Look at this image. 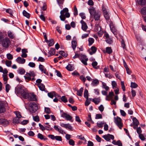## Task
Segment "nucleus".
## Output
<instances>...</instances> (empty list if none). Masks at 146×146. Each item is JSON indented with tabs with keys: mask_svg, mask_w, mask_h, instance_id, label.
<instances>
[{
	"mask_svg": "<svg viewBox=\"0 0 146 146\" xmlns=\"http://www.w3.org/2000/svg\"><path fill=\"white\" fill-rule=\"evenodd\" d=\"M68 9L66 8L63 9L60 11L61 15L60 16V18L61 21H64L66 17L68 18L70 17V13L68 12Z\"/></svg>",
	"mask_w": 146,
	"mask_h": 146,
	"instance_id": "nucleus-1",
	"label": "nucleus"
},
{
	"mask_svg": "<svg viewBox=\"0 0 146 146\" xmlns=\"http://www.w3.org/2000/svg\"><path fill=\"white\" fill-rule=\"evenodd\" d=\"M38 109L37 105L35 102L30 103L29 104V109L32 113H35Z\"/></svg>",
	"mask_w": 146,
	"mask_h": 146,
	"instance_id": "nucleus-2",
	"label": "nucleus"
},
{
	"mask_svg": "<svg viewBox=\"0 0 146 146\" xmlns=\"http://www.w3.org/2000/svg\"><path fill=\"white\" fill-rule=\"evenodd\" d=\"M115 122L120 129H121L123 127V124L121 122V119L119 117H117L115 118Z\"/></svg>",
	"mask_w": 146,
	"mask_h": 146,
	"instance_id": "nucleus-3",
	"label": "nucleus"
},
{
	"mask_svg": "<svg viewBox=\"0 0 146 146\" xmlns=\"http://www.w3.org/2000/svg\"><path fill=\"white\" fill-rule=\"evenodd\" d=\"M80 59L84 65H86L87 64V61L88 60V58H86V55H80Z\"/></svg>",
	"mask_w": 146,
	"mask_h": 146,
	"instance_id": "nucleus-4",
	"label": "nucleus"
},
{
	"mask_svg": "<svg viewBox=\"0 0 146 146\" xmlns=\"http://www.w3.org/2000/svg\"><path fill=\"white\" fill-rule=\"evenodd\" d=\"M10 40L8 38H6L3 39L2 42V46L5 47H7L10 43Z\"/></svg>",
	"mask_w": 146,
	"mask_h": 146,
	"instance_id": "nucleus-5",
	"label": "nucleus"
},
{
	"mask_svg": "<svg viewBox=\"0 0 146 146\" xmlns=\"http://www.w3.org/2000/svg\"><path fill=\"white\" fill-rule=\"evenodd\" d=\"M15 92L17 94H22L24 90L21 86H17L15 88Z\"/></svg>",
	"mask_w": 146,
	"mask_h": 146,
	"instance_id": "nucleus-6",
	"label": "nucleus"
},
{
	"mask_svg": "<svg viewBox=\"0 0 146 146\" xmlns=\"http://www.w3.org/2000/svg\"><path fill=\"white\" fill-rule=\"evenodd\" d=\"M62 117H65L67 120L71 121L72 122L73 120H71L72 118V117L70 115L67 114L66 113L63 112L61 115Z\"/></svg>",
	"mask_w": 146,
	"mask_h": 146,
	"instance_id": "nucleus-7",
	"label": "nucleus"
},
{
	"mask_svg": "<svg viewBox=\"0 0 146 146\" xmlns=\"http://www.w3.org/2000/svg\"><path fill=\"white\" fill-rule=\"evenodd\" d=\"M5 111L4 103L3 101H0V113H4Z\"/></svg>",
	"mask_w": 146,
	"mask_h": 146,
	"instance_id": "nucleus-8",
	"label": "nucleus"
},
{
	"mask_svg": "<svg viewBox=\"0 0 146 146\" xmlns=\"http://www.w3.org/2000/svg\"><path fill=\"white\" fill-rule=\"evenodd\" d=\"M9 122L6 119H0V124L2 125L3 126H7L8 125Z\"/></svg>",
	"mask_w": 146,
	"mask_h": 146,
	"instance_id": "nucleus-9",
	"label": "nucleus"
},
{
	"mask_svg": "<svg viewBox=\"0 0 146 146\" xmlns=\"http://www.w3.org/2000/svg\"><path fill=\"white\" fill-rule=\"evenodd\" d=\"M80 23L82 24V29L84 31H86L88 27L86 23L83 20L80 21Z\"/></svg>",
	"mask_w": 146,
	"mask_h": 146,
	"instance_id": "nucleus-10",
	"label": "nucleus"
},
{
	"mask_svg": "<svg viewBox=\"0 0 146 146\" xmlns=\"http://www.w3.org/2000/svg\"><path fill=\"white\" fill-rule=\"evenodd\" d=\"M28 98V99L31 101H35L36 100V96L33 93L30 94Z\"/></svg>",
	"mask_w": 146,
	"mask_h": 146,
	"instance_id": "nucleus-11",
	"label": "nucleus"
},
{
	"mask_svg": "<svg viewBox=\"0 0 146 146\" xmlns=\"http://www.w3.org/2000/svg\"><path fill=\"white\" fill-rule=\"evenodd\" d=\"M110 27L111 31L112 32L114 35H117V31L115 29L114 26L112 24H110Z\"/></svg>",
	"mask_w": 146,
	"mask_h": 146,
	"instance_id": "nucleus-12",
	"label": "nucleus"
},
{
	"mask_svg": "<svg viewBox=\"0 0 146 146\" xmlns=\"http://www.w3.org/2000/svg\"><path fill=\"white\" fill-rule=\"evenodd\" d=\"M101 27L98 24H96L95 28V31L96 32H99L98 33V34L99 35V36H101V35L100 34V33L99 32H101Z\"/></svg>",
	"mask_w": 146,
	"mask_h": 146,
	"instance_id": "nucleus-13",
	"label": "nucleus"
},
{
	"mask_svg": "<svg viewBox=\"0 0 146 146\" xmlns=\"http://www.w3.org/2000/svg\"><path fill=\"white\" fill-rule=\"evenodd\" d=\"M137 3L141 6L146 5V1L145 0H137Z\"/></svg>",
	"mask_w": 146,
	"mask_h": 146,
	"instance_id": "nucleus-14",
	"label": "nucleus"
},
{
	"mask_svg": "<svg viewBox=\"0 0 146 146\" xmlns=\"http://www.w3.org/2000/svg\"><path fill=\"white\" fill-rule=\"evenodd\" d=\"M17 61L20 64H23L25 62V60L23 58H21V57H18L16 59Z\"/></svg>",
	"mask_w": 146,
	"mask_h": 146,
	"instance_id": "nucleus-15",
	"label": "nucleus"
},
{
	"mask_svg": "<svg viewBox=\"0 0 146 146\" xmlns=\"http://www.w3.org/2000/svg\"><path fill=\"white\" fill-rule=\"evenodd\" d=\"M101 13L100 12H97L94 16V19L96 21H98L100 19Z\"/></svg>",
	"mask_w": 146,
	"mask_h": 146,
	"instance_id": "nucleus-16",
	"label": "nucleus"
},
{
	"mask_svg": "<svg viewBox=\"0 0 146 146\" xmlns=\"http://www.w3.org/2000/svg\"><path fill=\"white\" fill-rule=\"evenodd\" d=\"M89 9V12L92 15H94L97 13L96 12L95 9L93 7H91Z\"/></svg>",
	"mask_w": 146,
	"mask_h": 146,
	"instance_id": "nucleus-17",
	"label": "nucleus"
},
{
	"mask_svg": "<svg viewBox=\"0 0 146 146\" xmlns=\"http://www.w3.org/2000/svg\"><path fill=\"white\" fill-rule=\"evenodd\" d=\"M29 94L24 90L23 92L22 93L21 95L24 98L27 99L29 98Z\"/></svg>",
	"mask_w": 146,
	"mask_h": 146,
	"instance_id": "nucleus-18",
	"label": "nucleus"
},
{
	"mask_svg": "<svg viewBox=\"0 0 146 146\" xmlns=\"http://www.w3.org/2000/svg\"><path fill=\"white\" fill-rule=\"evenodd\" d=\"M137 132L139 134V137H144V136L141 133L142 131L140 127H139L137 128Z\"/></svg>",
	"mask_w": 146,
	"mask_h": 146,
	"instance_id": "nucleus-19",
	"label": "nucleus"
},
{
	"mask_svg": "<svg viewBox=\"0 0 146 146\" xmlns=\"http://www.w3.org/2000/svg\"><path fill=\"white\" fill-rule=\"evenodd\" d=\"M55 49L54 48H51L50 50L48 52V53L50 54V55L48 57L52 55H54L55 54Z\"/></svg>",
	"mask_w": 146,
	"mask_h": 146,
	"instance_id": "nucleus-20",
	"label": "nucleus"
},
{
	"mask_svg": "<svg viewBox=\"0 0 146 146\" xmlns=\"http://www.w3.org/2000/svg\"><path fill=\"white\" fill-rule=\"evenodd\" d=\"M40 90L42 91H44L45 88L44 85L43 84H38L37 85Z\"/></svg>",
	"mask_w": 146,
	"mask_h": 146,
	"instance_id": "nucleus-21",
	"label": "nucleus"
},
{
	"mask_svg": "<svg viewBox=\"0 0 146 146\" xmlns=\"http://www.w3.org/2000/svg\"><path fill=\"white\" fill-rule=\"evenodd\" d=\"M25 75L29 76L30 77H34L35 76V74L33 71H31L29 72V73L27 72Z\"/></svg>",
	"mask_w": 146,
	"mask_h": 146,
	"instance_id": "nucleus-22",
	"label": "nucleus"
},
{
	"mask_svg": "<svg viewBox=\"0 0 146 146\" xmlns=\"http://www.w3.org/2000/svg\"><path fill=\"white\" fill-rule=\"evenodd\" d=\"M133 123L134 125L137 126L139 124V122L138 120L135 118H133Z\"/></svg>",
	"mask_w": 146,
	"mask_h": 146,
	"instance_id": "nucleus-23",
	"label": "nucleus"
},
{
	"mask_svg": "<svg viewBox=\"0 0 146 146\" xmlns=\"http://www.w3.org/2000/svg\"><path fill=\"white\" fill-rule=\"evenodd\" d=\"M72 46L74 50H75V49L76 47L77 42L76 40H72L71 42Z\"/></svg>",
	"mask_w": 146,
	"mask_h": 146,
	"instance_id": "nucleus-24",
	"label": "nucleus"
},
{
	"mask_svg": "<svg viewBox=\"0 0 146 146\" xmlns=\"http://www.w3.org/2000/svg\"><path fill=\"white\" fill-rule=\"evenodd\" d=\"M92 101L95 104H98L100 102V97L98 98H94L92 99Z\"/></svg>",
	"mask_w": 146,
	"mask_h": 146,
	"instance_id": "nucleus-25",
	"label": "nucleus"
},
{
	"mask_svg": "<svg viewBox=\"0 0 146 146\" xmlns=\"http://www.w3.org/2000/svg\"><path fill=\"white\" fill-rule=\"evenodd\" d=\"M104 17L107 20H109L110 17L107 11H105L104 12Z\"/></svg>",
	"mask_w": 146,
	"mask_h": 146,
	"instance_id": "nucleus-26",
	"label": "nucleus"
},
{
	"mask_svg": "<svg viewBox=\"0 0 146 146\" xmlns=\"http://www.w3.org/2000/svg\"><path fill=\"white\" fill-rule=\"evenodd\" d=\"M39 68L42 72H43L44 73V74H46V69L41 64H40L39 65Z\"/></svg>",
	"mask_w": 146,
	"mask_h": 146,
	"instance_id": "nucleus-27",
	"label": "nucleus"
},
{
	"mask_svg": "<svg viewBox=\"0 0 146 146\" xmlns=\"http://www.w3.org/2000/svg\"><path fill=\"white\" fill-rule=\"evenodd\" d=\"M91 49L92 52H90V55H92L96 52L97 48L95 46H93L91 47Z\"/></svg>",
	"mask_w": 146,
	"mask_h": 146,
	"instance_id": "nucleus-28",
	"label": "nucleus"
},
{
	"mask_svg": "<svg viewBox=\"0 0 146 146\" xmlns=\"http://www.w3.org/2000/svg\"><path fill=\"white\" fill-rule=\"evenodd\" d=\"M3 78L4 82V83L5 84L7 83V80L8 79L7 78V74H3Z\"/></svg>",
	"mask_w": 146,
	"mask_h": 146,
	"instance_id": "nucleus-29",
	"label": "nucleus"
},
{
	"mask_svg": "<svg viewBox=\"0 0 146 146\" xmlns=\"http://www.w3.org/2000/svg\"><path fill=\"white\" fill-rule=\"evenodd\" d=\"M23 14L24 16L26 17L27 18H29L30 17V14L25 10L23 11Z\"/></svg>",
	"mask_w": 146,
	"mask_h": 146,
	"instance_id": "nucleus-30",
	"label": "nucleus"
},
{
	"mask_svg": "<svg viewBox=\"0 0 146 146\" xmlns=\"http://www.w3.org/2000/svg\"><path fill=\"white\" fill-rule=\"evenodd\" d=\"M83 88H81L80 90H78L77 91V95L78 96H82V92L83 90Z\"/></svg>",
	"mask_w": 146,
	"mask_h": 146,
	"instance_id": "nucleus-31",
	"label": "nucleus"
},
{
	"mask_svg": "<svg viewBox=\"0 0 146 146\" xmlns=\"http://www.w3.org/2000/svg\"><path fill=\"white\" fill-rule=\"evenodd\" d=\"M84 96L86 99H88V91L87 89H85L84 90Z\"/></svg>",
	"mask_w": 146,
	"mask_h": 146,
	"instance_id": "nucleus-32",
	"label": "nucleus"
},
{
	"mask_svg": "<svg viewBox=\"0 0 146 146\" xmlns=\"http://www.w3.org/2000/svg\"><path fill=\"white\" fill-rule=\"evenodd\" d=\"M106 52L109 54L111 53L112 52V50L111 47H107L106 48Z\"/></svg>",
	"mask_w": 146,
	"mask_h": 146,
	"instance_id": "nucleus-33",
	"label": "nucleus"
},
{
	"mask_svg": "<svg viewBox=\"0 0 146 146\" xmlns=\"http://www.w3.org/2000/svg\"><path fill=\"white\" fill-rule=\"evenodd\" d=\"M99 83L98 80L97 79H95L94 80L92 83V84L93 86H96L98 85Z\"/></svg>",
	"mask_w": 146,
	"mask_h": 146,
	"instance_id": "nucleus-34",
	"label": "nucleus"
},
{
	"mask_svg": "<svg viewBox=\"0 0 146 146\" xmlns=\"http://www.w3.org/2000/svg\"><path fill=\"white\" fill-rule=\"evenodd\" d=\"M105 123L103 121L97 122V125L98 127L101 128L103 127V125L105 124Z\"/></svg>",
	"mask_w": 146,
	"mask_h": 146,
	"instance_id": "nucleus-35",
	"label": "nucleus"
},
{
	"mask_svg": "<svg viewBox=\"0 0 146 146\" xmlns=\"http://www.w3.org/2000/svg\"><path fill=\"white\" fill-rule=\"evenodd\" d=\"M55 94V92H50L48 93V95L50 98H53Z\"/></svg>",
	"mask_w": 146,
	"mask_h": 146,
	"instance_id": "nucleus-36",
	"label": "nucleus"
},
{
	"mask_svg": "<svg viewBox=\"0 0 146 146\" xmlns=\"http://www.w3.org/2000/svg\"><path fill=\"white\" fill-rule=\"evenodd\" d=\"M141 13L142 14L146 15V7H144L141 9Z\"/></svg>",
	"mask_w": 146,
	"mask_h": 146,
	"instance_id": "nucleus-37",
	"label": "nucleus"
},
{
	"mask_svg": "<svg viewBox=\"0 0 146 146\" xmlns=\"http://www.w3.org/2000/svg\"><path fill=\"white\" fill-rule=\"evenodd\" d=\"M89 45L90 46L94 42V40L92 38H89L88 40Z\"/></svg>",
	"mask_w": 146,
	"mask_h": 146,
	"instance_id": "nucleus-38",
	"label": "nucleus"
},
{
	"mask_svg": "<svg viewBox=\"0 0 146 146\" xmlns=\"http://www.w3.org/2000/svg\"><path fill=\"white\" fill-rule=\"evenodd\" d=\"M18 72L21 74H23L25 73V71L23 68H22L18 70Z\"/></svg>",
	"mask_w": 146,
	"mask_h": 146,
	"instance_id": "nucleus-39",
	"label": "nucleus"
},
{
	"mask_svg": "<svg viewBox=\"0 0 146 146\" xmlns=\"http://www.w3.org/2000/svg\"><path fill=\"white\" fill-rule=\"evenodd\" d=\"M66 68L68 70L70 71L73 70V68L72 66L70 64H68L66 67Z\"/></svg>",
	"mask_w": 146,
	"mask_h": 146,
	"instance_id": "nucleus-40",
	"label": "nucleus"
},
{
	"mask_svg": "<svg viewBox=\"0 0 146 146\" xmlns=\"http://www.w3.org/2000/svg\"><path fill=\"white\" fill-rule=\"evenodd\" d=\"M7 134L8 135L7 136H10V137H12L13 136L14 137H18V135H13V134L12 133H11L9 132H7Z\"/></svg>",
	"mask_w": 146,
	"mask_h": 146,
	"instance_id": "nucleus-41",
	"label": "nucleus"
},
{
	"mask_svg": "<svg viewBox=\"0 0 146 146\" xmlns=\"http://www.w3.org/2000/svg\"><path fill=\"white\" fill-rule=\"evenodd\" d=\"M92 65L93 66V67L96 69H97L98 68V67H96L97 64L98 63L96 61H94L92 63Z\"/></svg>",
	"mask_w": 146,
	"mask_h": 146,
	"instance_id": "nucleus-42",
	"label": "nucleus"
},
{
	"mask_svg": "<svg viewBox=\"0 0 146 146\" xmlns=\"http://www.w3.org/2000/svg\"><path fill=\"white\" fill-rule=\"evenodd\" d=\"M106 41L109 44H111L113 42L112 39L110 38L106 39Z\"/></svg>",
	"mask_w": 146,
	"mask_h": 146,
	"instance_id": "nucleus-43",
	"label": "nucleus"
},
{
	"mask_svg": "<svg viewBox=\"0 0 146 146\" xmlns=\"http://www.w3.org/2000/svg\"><path fill=\"white\" fill-rule=\"evenodd\" d=\"M59 54L64 57H66L67 56V54H66L63 51H60L59 52Z\"/></svg>",
	"mask_w": 146,
	"mask_h": 146,
	"instance_id": "nucleus-44",
	"label": "nucleus"
},
{
	"mask_svg": "<svg viewBox=\"0 0 146 146\" xmlns=\"http://www.w3.org/2000/svg\"><path fill=\"white\" fill-rule=\"evenodd\" d=\"M138 85L135 83L131 82V87L132 88H137Z\"/></svg>",
	"mask_w": 146,
	"mask_h": 146,
	"instance_id": "nucleus-45",
	"label": "nucleus"
},
{
	"mask_svg": "<svg viewBox=\"0 0 146 146\" xmlns=\"http://www.w3.org/2000/svg\"><path fill=\"white\" fill-rule=\"evenodd\" d=\"M45 112L47 114H49L51 112L50 108H48L45 107L44 108Z\"/></svg>",
	"mask_w": 146,
	"mask_h": 146,
	"instance_id": "nucleus-46",
	"label": "nucleus"
},
{
	"mask_svg": "<svg viewBox=\"0 0 146 146\" xmlns=\"http://www.w3.org/2000/svg\"><path fill=\"white\" fill-rule=\"evenodd\" d=\"M33 118L34 120L36 122L39 121V117L38 116L36 115L35 116H33Z\"/></svg>",
	"mask_w": 146,
	"mask_h": 146,
	"instance_id": "nucleus-47",
	"label": "nucleus"
},
{
	"mask_svg": "<svg viewBox=\"0 0 146 146\" xmlns=\"http://www.w3.org/2000/svg\"><path fill=\"white\" fill-rule=\"evenodd\" d=\"M61 100L62 101L65 103L68 102V100L65 96H63L61 98Z\"/></svg>",
	"mask_w": 146,
	"mask_h": 146,
	"instance_id": "nucleus-48",
	"label": "nucleus"
},
{
	"mask_svg": "<svg viewBox=\"0 0 146 146\" xmlns=\"http://www.w3.org/2000/svg\"><path fill=\"white\" fill-rule=\"evenodd\" d=\"M11 64L12 62L11 61L6 60L5 61V64L7 66H11Z\"/></svg>",
	"mask_w": 146,
	"mask_h": 146,
	"instance_id": "nucleus-49",
	"label": "nucleus"
},
{
	"mask_svg": "<svg viewBox=\"0 0 146 146\" xmlns=\"http://www.w3.org/2000/svg\"><path fill=\"white\" fill-rule=\"evenodd\" d=\"M15 113L17 117L20 118L22 117L21 115L20 112L19 111H15Z\"/></svg>",
	"mask_w": 146,
	"mask_h": 146,
	"instance_id": "nucleus-50",
	"label": "nucleus"
},
{
	"mask_svg": "<svg viewBox=\"0 0 146 146\" xmlns=\"http://www.w3.org/2000/svg\"><path fill=\"white\" fill-rule=\"evenodd\" d=\"M48 42H49L48 44V45L49 46H52L54 44V42L53 39H51L49 40Z\"/></svg>",
	"mask_w": 146,
	"mask_h": 146,
	"instance_id": "nucleus-51",
	"label": "nucleus"
},
{
	"mask_svg": "<svg viewBox=\"0 0 146 146\" xmlns=\"http://www.w3.org/2000/svg\"><path fill=\"white\" fill-rule=\"evenodd\" d=\"M55 71L56 72V75L57 76L60 78H62V76L60 72V71L57 70H56Z\"/></svg>",
	"mask_w": 146,
	"mask_h": 146,
	"instance_id": "nucleus-52",
	"label": "nucleus"
},
{
	"mask_svg": "<svg viewBox=\"0 0 146 146\" xmlns=\"http://www.w3.org/2000/svg\"><path fill=\"white\" fill-rule=\"evenodd\" d=\"M121 45L123 48L124 49H126V45L125 42L124 40L123 39H122Z\"/></svg>",
	"mask_w": 146,
	"mask_h": 146,
	"instance_id": "nucleus-53",
	"label": "nucleus"
},
{
	"mask_svg": "<svg viewBox=\"0 0 146 146\" xmlns=\"http://www.w3.org/2000/svg\"><path fill=\"white\" fill-rule=\"evenodd\" d=\"M121 86L122 88L123 91H125V87L124 86V82L123 81H121Z\"/></svg>",
	"mask_w": 146,
	"mask_h": 146,
	"instance_id": "nucleus-54",
	"label": "nucleus"
},
{
	"mask_svg": "<svg viewBox=\"0 0 146 146\" xmlns=\"http://www.w3.org/2000/svg\"><path fill=\"white\" fill-rule=\"evenodd\" d=\"M19 118L17 117H15L14 118L13 120V122L16 123H18L19 122Z\"/></svg>",
	"mask_w": 146,
	"mask_h": 146,
	"instance_id": "nucleus-55",
	"label": "nucleus"
},
{
	"mask_svg": "<svg viewBox=\"0 0 146 146\" xmlns=\"http://www.w3.org/2000/svg\"><path fill=\"white\" fill-rule=\"evenodd\" d=\"M11 87L9 85V84H7L5 86V89L6 91L7 92H8L10 90V88Z\"/></svg>",
	"mask_w": 146,
	"mask_h": 146,
	"instance_id": "nucleus-56",
	"label": "nucleus"
},
{
	"mask_svg": "<svg viewBox=\"0 0 146 146\" xmlns=\"http://www.w3.org/2000/svg\"><path fill=\"white\" fill-rule=\"evenodd\" d=\"M74 15L76 16L78 15V10L77 8L75 5L74 7Z\"/></svg>",
	"mask_w": 146,
	"mask_h": 146,
	"instance_id": "nucleus-57",
	"label": "nucleus"
},
{
	"mask_svg": "<svg viewBox=\"0 0 146 146\" xmlns=\"http://www.w3.org/2000/svg\"><path fill=\"white\" fill-rule=\"evenodd\" d=\"M103 87L106 90H108L109 89V88L108 86H106V84L104 83H102Z\"/></svg>",
	"mask_w": 146,
	"mask_h": 146,
	"instance_id": "nucleus-58",
	"label": "nucleus"
},
{
	"mask_svg": "<svg viewBox=\"0 0 146 146\" xmlns=\"http://www.w3.org/2000/svg\"><path fill=\"white\" fill-rule=\"evenodd\" d=\"M7 58L9 60H11L13 58V56L10 53L7 54Z\"/></svg>",
	"mask_w": 146,
	"mask_h": 146,
	"instance_id": "nucleus-59",
	"label": "nucleus"
},
{
	"mask_svg": "<svg viewBox=\"0 0 146 146\" xmlns=\"http://www.w3.org/2000/svg\"><path fill=\"white\" fill-rule=\"evenodd\" d=\"M113 88L114 89V88H116L117 86V84L115 81H112L111 82Z\"/></svg>",
	"mask_w": 146,
	"mask_h": 146,
	"instance_id": "nucleus-60",
	"label": "nucleus"
},
{
	"mask_svg": "<svg viewBox=\"0 0 146 146\" xmlns=\"http://www.w3.org/2000/svg\"><path fill=\"white\" fill-rule=\"evenodd\" d=\"M6 12L9 13L10 14L11 17H12L13 16L12 12L11 9H7L6 10Z\"/></svg>",
	"mask_w": 146,
	"mask_h": 146,
	"instance_id": "nucleus-61",
	"label": "nucleus"
},
{
	"mask_svg": "<svg viewBox=\"0 0 146 146\" xmlns=\"http://www.w3.org/2000/svg\"><path fill=\"white\" fill-rule=\"evenodd\" d=\"M114 95L113 92H110L109 93V95H107L106 98L111 97Z\"/></svg>",
	"mask_w": 146,
	"mask_h": 146,
	"instance_id": "nucleus-62",
	"label": "nucleus"
},
{
	"mask_svg": "<svg viewBox=\"0 0 146 146\" xmlns=\"http://www.w3.org/2000/svg\"><path fill=\"white\" fill-rule=\"evenodd\" d=\"M79 15L81 17V18L83 19H85L86 18V17L85 16V14L84 13H81Z\"/></svg>",
	"mask_w": 146,
	"mask_h": 146,
	"instance_id": "nucleus-63",
	"label": "nucleus"
},
{
	"mask_svg": "<svg viewBox=\"0 0 146 146\" xmlns=\"http://www.w3.org/2000/svg\"><path fill=\"white\" fill-rule=\"evenodd\" d=\"M65 128H68L69 129H70V130H71L72 128V127L69 123L66 124Z\"/></svg>",
	"mask_w": 146,
	"mask_h": 146,
	"instance_id": "nucleus-64",
	"label": "nucleus"
}]
</instances>
